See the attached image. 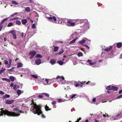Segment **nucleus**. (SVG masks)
Returning a JSON list of instances; mask_svg holds the SVG:
<instances>
[{
    "mask_svg": "<svg viewBox=\"0 0 122 122\" xmlns=\"http://www.w3.org/2000/svg\"><path fill=\"white\" fill-rule=\"evenodd\" d=\"M78 39V38L77 37L75 38V39H74L72 40L69 43V44H71L74 43L76 41V40H77Z\"/></svg>",
    "mask_w": 122,
    "mask_h": 122,
    "instance_id": "obj_19",
    "label": "nucleus"
},
{
    "mask_svg": "<svg viewBox=\"0 0 122 122\" xmlns=\"http://www.w3.org/2000/svg\"><path fill=\"white\" fill-rule=\"evenodd\" d=\"M15 23L16 24L18 25H20L21 24V23L20 21L18 20H16L15 21Z\"/></svg>",
    "mask_w": 122,
    "mask_h": 122,
    "instance_id": "obj_29",
    "label": "nucleus"
},
{
    "mask_svg": "<svg viewBox=\"0 0 122 122\" xmlns=\"http://www.w3.org/2000/svg\"><path fill=\"white\" fill-rule=\"evenodd\" d=\"M42 57L39 54H37L36 56V57L37 58H41Z\"/></svg>",
    "mask_w": 122,
    "mask_h": 122,
    "instance_id": "obj_35",
    "label": "nucleus"
},
{
    "mask_svg": "<svg viewBox=\"0 0 122 122\" xmlns=\"http://www.w3.org/2000/svg\"><path fill=\"white\" fill-rule=\"evenodd\" d=\"M9 78L12 81H13L15 79V77L12 76H10Z\"/></svg>",
    "mask_w": 122,
    "mask_h": 122,
    "instance_id": "obj_26",
    "label": "nucleus"
},
{
    "mask_svg": "<svg viewBox=\"0 0 122 122\" xmlns=\"http://www.w3.org/2000/svg\"><path fill=\"white\" fill-rule=\"evenodd\" d=\"M81 119V118L80 117L78 119L77 121H76L75 122H79V121Z\"/></svg>",
    "mask_w": 122,
    "mask_h": 122,
    "instance_id": "obj_52",
    "label": "nucleus"
},
{
    "mask_svg": "<svg viewBox=\"0 0 122 122\" xmlns=\"http://www.w3.org/2000/svg\"><path fill=\"white\" fill-rule=\"evenodd\" d=\"M36 54L35 51H32L29 53V55L30 56V58L31 59L33 58Z\"/></svg>",
    "mask_w": 122,
    "mask_h": 122,
    "instance_id": "obj_6",
    "label": "nucleus"
},
{
    "mask_svg": "<svg viewBox=\"0 0 122 122\" xmlns=\"http://www.w3.org/2000/svg\"><path fill=\"white\" fill-rule=\"evenodd\" d=\"M15 32V31L14 30H10L8 32V33H11L12 34L13 33H14Z\"/></svg>",
    "mask_w": 122,
    "mask_h": 122,
    "instance_id": "obj_41",
    "label": "nucleus"
},
{
    "mask_svg": "<svg viewBox=\"0 0 122 122\" xmlns=\"http://www.w3.org/2000/svg\"><path fill=\"white\" fill-rule=\"evenodd\" d=\"M43 96H44L43 95H40L38 96V97H40V98H41V97H42Z\"/></svg>",
    "mask_w": 122,
    "mask_h": 122,
    "instance_id": "obj_51",
    "label": "nucleus"
},
{
    "mask_svg": "<svg viewBox=\"0 0 122 122\" xmlns=\"http://www.w3.org/2000/svg\"><path fill=\"white\" fill-rule=\"evenodd\" d=\"M59 48L57 46H55L54 49V51H57L58 49Z\"/></svg>",
    "mask_w": 122,
    "mask_h": 122,
    "instance_id": "obj_30",
    "label": "nucleus"
},
{
    "mask_svg": "<svg viewBox=\"0 0 122 122\" xmlns=\"http://www.w3.org/2000/svg\"><path fill=\"white\" fill-rule=\"evenodd\" d=\"M83 45L85 47H86L88 49H89V47L87 45L85 44H83Z\"/></svg>",
    "mask_w": 122,
    "mask_h": 122,
    "instance_id": "obj_46",
    "label": "nucleus"
},
{
    "mask_svg": "<svg viewBox=\"0 0 122 122\" xmlns=\"http://www.w3.org/2000/svg\"><path fill=\"white\" fill-rule=\"evenodd\" d=\"M25 10L27 12H29L30 11V8L29 7H26L25 9Z\"/></svg>",
    "mask_w": 122,
    "mask_h": 122,
    "instance_id": "obj_25",
    "label": "nucleus"
},
{
    "mask_svg": "<svg viewBox=\"0 0 122 122\" xmlns=\"http://www.w3.org/2000/svg\"><path fill=\"white\" fill-rule=\"evenodd\" d=\"M2 80L3 81H5L7 82H10V79H7V78H3L2 79Z\"/></svg>",
    "mask_w": 122,
    "mask_h": 122,
    "instance_id": "obj_22",
    "label": "nucleus"
},
{
    "mask_svg": "<svg viewBox=\"0 0 122 122\" xmlns=\"http://www.w3.org/2000/svg\"><path fill=\"white\" fill-rule=\"evenodd\" d=\"M11 60H9V64H10L11 65Z\"/></svg>",
    "mask_w": 122,
    "mask_h": 122,
    "instance_id": "obj_60",
    "label": "nucleus"
},
{
    "mask_svg": "<svg viewBox=\"0 0 122 122\" xmlns=\"http://www.w3.org/2000/svg\"><path fill=\"white\" fill-rule=\"evenodd\" d=\"M35 63L37 65H40L41 63V60L40 59L36 60L35 61Z\"/></svg>",
    "mask_w": 122,
    "mask_h": 122,
    "instance_id": "obj_12",
    "label": "nucleus"
},
{
    "mask_svg": "<svg viewBox=\"0 0 122 122\" xmlns=\"http://www.w3.org/2000/svg\"><path fill=\"white\" fill-rule=\"evenodd\" d=\"M74 36V35H73V34H72L71 35V38H72L74 37H73Z\"/></svg>",
    "mask_w": 122,
    "mask_h": 122,
    "instance_id": "obj_58",
    "label": "nucleus"
},
{
    "mask_svg": "<svg viewBox=\"0 0 122 122\" xmlns=\"http://www.w3.org/2000/svg\"><path fill=\"white\" fill-rule=\"evenodd\" d=\"M56 61L55 59H52L50 61V63L52 65H53L56 63Z\"/></svg>",
    "mask_w": 122,
    "mask_h": 122,
    "instance_id": "obj_17",
    "label": "nucleus"
},
{
    "mask_svg": "<svg viewBox=\"0 0 122 122\" xmlns=\"http://www.w3.org/2000/svg\"><path fill=\"white\" fill-rule=\"evenodd\" d=\"M96 100V99L95 98H93V99H92V102H95Z\"/></svg>",
    "mask_w": 122,
    "mask_h": 122,
    "instance_id": "obj_53",
    "label": "nucleus"
},
{
    "mask_svg": "<svg viewBox=\"0 0 122 122\" xmlns=\"http://www.w3.org/2000/svg\"><path fill=\"white\" fill-rule=\"evenodd\" d=\"M122 98V94L117 97V99H118L119 98Z\"/></svg>",
    "mask_w": 122,
    "mask_h": 122,
    "instance_id": "obj_50",
    "label": "nucleus"
},
{
    "mask_svg": "<svg viewBox=\"0 0 122 122\" xmlns=\"http://www.w3.org/2000/svg\"><path fill=\"white\" fill-rule=\"evenodd\" d=\"M87 62L89 63L90 65H92L95 64L96 63V62H92V61L90 60H88Z\"/></svg>",
    "mask_w": 122,
    "mask_h": 122,
    "instance_id": "obj_11",
    "label": "nucleus"
},
{
    "mask_svg": "<svg viewBox=\"0 0 122 122\" xmlns=\"http://www.w3.org/2000/svg\"><path fill=\"white\" fill-rule=\"evenodd\" d=\"M23 66V64L21 63L18 62L17 64V68L21 67Z\"/></svg>",
    "mask_w": 122,
    "mask_h": 122,
    "instance_id": "obj_14",
    "label": "nucleus"
},
{
    "mask_svg": "<svg viewBox=\"0 0 122 122\" xmlns=\"http://www.w3.org/2000/svg\"><path fill=\"white\" fill-rule=\"evenodd\" d=\"M75 25L74 22H72L71 20L68 21L66 23V25L68 26H72Z\"/></svg>",
    "mask_w": 122,
    "mask_h": 122,
    "instance_id": "obj_5",
    "label": "nucleus"
},
{
    "mask_svg": "<svg viewBox=\"0 0 122 122\" xmlns=\"http://www.w3.org/2000/svg\"><path fill=\"white\" fill-rule=\"evenodd\" d=\"M118 89V87H115L113 86H112L111 90H112L115 91H116Z\"/></svg>",
    "mask_w": 122,
    "mask_h": 122,
    "instance_id": "obj_20",
    "label": "nucleus"
},
{
    "mask_svg": "<svg viewBox=\"0 0 122 122\" xmlns=\"http://www.w3.org/2000/svg\"><path fill=\"white\" fill-rule=\"evenodd\" d=\"M122 93V90L119 91V94H121Z\"/></svg>",
    "mask_w": 122,
    "mask_h": 122,
    "instance_id": "obj_61",
    "label": "nucleus"
},
{
    "mask_svg": "<svg viewBox=\"0 0 122 122\" xmlns=\"http://www.w3.org/2000/svg\"><path fill=\"white\" fill-rule=\"evenodd\" d=\"M10 97V96L8 94H5V96H4L3 97V98L4 99L5 98H9Z\"/></svg>",
    "mask_w": 122,
    "mask_h": 122,
    "instance_id": "obj_28",
    "label": "nucleus"
},
{
    "mask_svg": "<svg viewBox=\"0 0 122 122\" xmlns=\"http://www.w3.org/2000/svg\"><path fill=\"white\" fill-rule=\"evenodd\" d=\"M7 38L6 37H5L4 39V41H7Z\"/></svg>",
    "mask_w": 122,
    "mask_h": 122,
    "instance_id": "obj_55",
    "label": "nucleus"
},
{
    "mask_svg": "<svg viewBox=\"0 0 122 122\" xmlns=\"http://www.w3.org/2000/svg\"><path fill=\"white\" fill-rule=\"evenodd\" d=\"M13 111H16V113H24L23 111L19 110L18 108H14L13 109Z\"/></svg>",
    "mask_w": 122,
    "mask_h": 122,
    "instance_id": "obj_10",
    "label": "nucleus"
},
{
    "mask_svg": "<svg viewBox=\"0 0 122 122\" xmlns=\"http://www.w3.org/2000/svg\"><path fill=\"white\" fill-rule=\"evenodd\" d=\"M57 62L60 65H62L63 63V62L62 61H59Z\"/></svg>",
    "mask_w": 122,
    "mask_h": 122,
    "instance_id": "obj_31",
    "label": "nucleus"
},
{
    "mask_svg": "<svg viewBox=\"0 0 122 122\" xmlns=\"http://www.w3.org/2000/svg\"><path fill=\"white\" fill-rule=\"evenodd\" d=\"M23 91H21L20 90H18L16 92L18 94V96H20L21 93H23Z\"/></svg>",
    "mask_w": 122,
    "mask_h": 122,
    "instance_id": "obj_15",
    "label": "nucleus"
},
{
    "mask_svg": "<svg viewBox=\"0 0 122 122\" xmlns=\"http://www.w3.org/2000/svg\"><path fill=\"white\" fill-rule=\"evenodd\" d=\"M10 86L11 87H13L14 85V84H13V83H12L11 84H10Z\"/></svg>",
    "mask_w": 122,
    "mask_h": 122,
    "instance_id": "obj_54",
    "label": "nucleus"
},
{
    "mask_svg": "<svg viewBox=\"0 0 122 122\" xmlns=\"http://www.w3.org/2000/svg\"><path fill=\"white\" fill-rule=\"evenodd\" d=\"M14 101L13 100H7L5 103L7 104L10 105L12 104Z\"/></svg>",
    "mask_w": 122,
    "mask_h": 122,
    "instance_id": "obj_8",
    "label": "nucleus"
},
{
    "mask_svg": "<svg viewBox=\"0 0 122 122\" xmlns=\"http://www.w3.org/2000/svg\"><path fill=\"white\" fill-rule=\"evenodd\" d=\"M120 58L121 59L122 58V54H121L120 55Z\"/></svg>",
    "mask_w": 122,
    "mask_h": 122,
    "instance_id": "obj_64",
    "label": "nucleus"
},
{
    "mask_svg": "<svg viewBox=\"0 0 122 122\" xmlns=\"http://www.w3.org/2000/svg\"><path fill=\"white\" fill-rule=\"evenodd\" d=\"M31 76L33 78L35 79H37L38 78V76L36 75H31Z\"/></svg>",
    "mask_w": 122,
    "mask_h": 122,
    "instance_id": "obj_33",
    "label": "nucleus"
},
{
    "mask_svg": "<svg viewBox=\"0 0 122 122\" xmlns=\"http://www.w3.org/2000/svg\"><path fill=\"white\" fill-rule=\"evenodd\" d=\"M14 67H13L11 69H8L7 70V71H12L14 69Z\"/></svg>",
    "mask_w": 122,
    "mask_h": 122,
    "instance_id": "obj_44",
    "label": "nucleus"
},
{
    "mask_svg": "<svg viewBox=\"0 0 122 122\" xmlns=\"http://www.w3.org/2000/svg\"><path fill=\"white\" fill-rule=\"evenodd\" d=\"M80 84L79 83H76L75 84V86L76 87H77L80 86Z\"/></svg>",
    "mask_w": 122,
    "mask_h": 122,
    "instance_id": "obj_45",
    "label": "nucleus"
},
{
    "mask_svg": "<svg viewBox=\"0 0 122 122\" xmlns=\"http://www.w3.org/2000/svg\"><path fill=\"white\" fill-rule=\"evenodd\" d=\"M19 86L18 85H15L13 86V88L15 90H17V88H19Z\"/></svg>",
    "mask_w": 122,
    "mask_h": 122,
    "instance_id": "obj_18",
    "label": "nucleus"
},
{
    "mask_svg": "<svg viewBox=\"0 0 122 122\" xmlns=\"http://www.w3.org/2000/svg\"><path fill=\"white\" fill-rule=\"evenodd\" d=\"M27 22V20L26 19H24L22 20V24L23 25H25Z\"/></svg>",
    "mask_w": 122,
    "mask_h": 122,
    "instance_id": "obj_21",
    "label": "nucleus"
},
{
    "mask_svg": "<svg viewBox=\"0 0 122 122\" xmlns=\"http://www.w3.org/2000/svg\"><path fill=\"white\" fill-rule=\"evenodd\" d=\"M112 46H109V47H106L104 49V50L107 52L109 51L112 49Z\"/></svg>",
    "mask_w": 122,
    "mask_h": 122,
    "instance_id": "obj_9",
    "label": "nucleus"
},
{
    "mask_svg": "<svg viewBox=\"0 0 122 122\" xmlns=\"http://www.w3.org/2000/svg\"><path fill=\"white\" fill-rule=\"evenodd\" d=\"M91 85H94L96 84L95 83H92L90 84Z\"/></svg>",
    "mask_w": 122,
    "mask_h": 122,
    "instance_id": "obj_57",
    "label": "nucleus"
},
{
    "mask_svg": "<svg viewBox=\"0 0 122 122\" xmlns=\"http://www.w3.org/2000/svg\"><path fill=\"white\" fill-rule=\"evenodd\" d=\"M88 40L89 42H90L91 40H88L85 37L82 39L81 41L79 42V43L80 44H82L84 43L86 41Z\"/></svg>",
    "mask_w": 122,
    "mask_h": 122,
    "instance_id": "obj_7",
    "label": "nucleus"
},
{
    "mask_svg": "<svg viewBox=\"0 0 122 122\" xmlns=\"http://www.w3.org/2000/svg\"><path fill=\"white\" fill-rule=\"evenodd\" d=\"M56 79H60V80L61 81H62V80H61V79L64 80V77L63 76H58L57 77H56Z\"/></svg>",
    "mask_w": 122,
    "mask_h": 122,
    "instance_id": "obj_13",
    "label": "nucleus"
},
{
    "mask_svg": "<svg viewBox=\"0 0 122 122\" xmlns=\"http://www.w3.org/2000/svg\"><path fill=\"white\" fill-rule=\"evenodd\" d=\"M75 24H77L80 23L81 27L84 29H88L89 28V25L88 21L86 19H78L75 21Z\"/></svg>",
    "mask_w": 122,
    "mask_h": 122,
    "instance_id": "obj_1",
    "label": "nucleus"
},
{
    "mask_svg": "<svg viewBox=\"0 0 122 122\" xmlns=\"http://www.w3.org/2000/svg\"><path fill=\"white\" fill-rule=\"evenodd\" d=\"M13 25V23H12L11 22H10V23H9L8 25V27H10V26H12Z\"/></svg>",
    "mask_w": 122,
    "mask_h": 122,
    "instance_id": "obj_37",
    "label": "nucleus"
},
{
    "mask_svg": "<svg viewBox=\"0 0 122 122\" xmlns=\"http://www.w3.org/2000/svg\"><path fill=\"white\" fill-rule=\"evenodd\" d=\"M0 110L1 111L0 112V116L5 114L10 116L18 117L20 115V114L15 113V112H11L7 110L5 111L2 108H1Z\"/></svg>",
    "mask_w": 122,
    "mask_h": 122,
    "instance_id": "obj_2",
    "label": "nucleus"
},
{
    "mask_svg": "<svg viewBox=\"0 0 122 122\" xmlns=\"http://www.w3.org/2000/svg\"><path fill=\"white\" fill-rule=\"evenodd\" d=\"M11 66V65L9 64L7 66V67L8 68H9Z\"/></svg>",
    "mask_w": 122,
    "mask_h": 122,
    "instance_id": "obj_56",
    "label": "nucleus"
},
{
    "mask_svg": "<svg viewBox=\"0 0 122 122\" xmlns=\"http://www.w3.org/2000/svg\"><path fill=\"white\" fill-rule=\"evenodd\" d=\"M36 27L35 25V24H33L32 25V28L33 29H35L36 28Z\"/></svg>",
    "mask_w": 122,
    "mask_h": 122,
    "instance_id": "obj_40",
    "label": "nucleus"
},
{
    "mask_svg": "<svg viewBox=\"0 0 122 122\" xmlns=\"http://www.w3.org/2000/svg\"><path fill=\"white\" fill-rule=\"evenodd\" d=\"M4 92L2 91H0V94L1 95H3L4 94Z\"/></svg>",
    "mask_w": 122,
    "mask_h": 122,
    "instance_id": "obj_47",
    "label": "nucleus"
},
{
    "mask_svg": "<svg viewBox=\"0 0 122 122\" xmlns=\"http://www.w3.org/2000/svg\"><path fill=\"white\" fill-rule=\"evenodd\" d=\"M12 35L13 36L14 38V39H16L17 38V36L16 35V33L15 32L13 33L12 34Z\"/></svg>",
    "mask_w": 122,
    "mask_h": 122,
    "instance_id": "obj_27",
    "label": "nucleus"
},
{
    "mask_svg": "<svg viewBox=\"0 0 122 122\" xmlns=\"http://www.w3.org/2000/svg\"><path fill=\"white\" fill-rule=\"evenodd\" d=\"M4 62L5 65H7L8 63V61L6 60H5L4 61Z\"/></svg>",
    "mask_w": 122,
    "mask_h": 122,
    "instance_id": "obj_43",
    "label": "nucleus"
},
{
    "mask_svg": "<svg viewBox=\"0 0 122 122\" xmlns=\"http://www.w3.org/2000/svg\"><path fill=\"white\" fill-rule=\"evenodd\" d=\"M78 56L79 57L82 56H83V54L82 52H79L77 54Z\"/></svg>",
    "mask_w": 122,
    "mask_h": 122,
    "instance_id": "obj_23",
    "label": "nucleus"
},
{
    "mask_svg": "<svg viewBox=\"0 0 122 122\" xmlns=\"http://www.w3.org/2000/svg\"><path fill=\"white\" fill-rule=\"evenodd\" d=\"M64 52V50L62 49L61 51L59 52L58 54L60 55L62 53Z\"/></svg>",
    "mask_w": 122,
    "mask_h": 122,
    "instance_id": "obj_39",
    "label": "nucleus"
},
{
    "mask_svg": "<svg viewBox=\"0 0 122 122\" xmlns=\"http://www.w3.org/2000/svg\"><path fill=\"white\" fill-rule=\"evenodd\" d=\"M21 36L22 37H23V36H24V33L23 32H22L21 33Z\"/></svg>",
    "mask_w": 122,
    "mask_h": 122,
    "instance_id": "obj_62",
    "label": "nucleus"
},
{
    "mask_svg": "<svg viewBox=\"0 0 122 122\" xmlns=\"http://www.w3.org/2000/svg\"><path fill=\"white\" fill-rule=\"evenodd\" d=\"M4 22V21L3 20L1 22V23H0V25H1L3 23V22Z\"/></svg>",
    "mask_w": 122,
    "mask_h": 122,
    "instance_id": "obj_63",
    "label": "nucleus"
},
{
    "mask_svg": "<svg viewBox=\"0 0 122 122\" xmlns=\"http://www.w3.org/2000/svg\"><path fill=\"white\" fill-rule=\"evenodd\" d=\"M34 107L32 112L34 114L37 113L38 115H39L42 112L40 106L36 105V104H34Z\"/></svg>",
    "mask_w": 122,
    "mask_h": 122,
    "instance_id": "obj_4",
    "label": "nucleus"
},
{
    "mask_svg": "<svg viewBox=\"0 0 122 122\" xmlns=\"http://www.w3.org/2000/svg\"><path fill=\"white\" fill-rule=\"evenodd\" d=\"M112 86L111 85H110L107 86L106 88V89L107 90H111Z\"/></svg>",
    "mask_w": 122,
    "mask_h": 122,
    "instance_id": "obj_24",
    "label": "nucleus"
},
{
    "mask_svg": "<svg viewBox=\"0 0 122 122\" xmlns=\"http://www.w3.org/2000/svg\"><path fill=\"white\" fill-rule=\"evenodd\" d=\"M6 70L5 69H2L0 71V74H2Z\"/></svg>",
    "mask_w": 122,
    "mask_h": 122,
    "instance_id": "obj_32",
    "label": "nucleus"
},
{
    "mask_svg": "<svg viewBox=\"0 0 122 122\" xmlns=\"http://www.w3.org/2000/svg\"><path fill=\"white\" fill-rule=\"evenodd\" d=\"M122 46V43L121 42H118L117 44V47L118 48H121Z\"/></svg>",
    "mask_w": 122,
    "mask_h": 122,
    "instance_id": "obj_16",
    "label": "nucleus"
},
{
    "mask_svg": "<svg viewBox=\"0 0 122 122\" xmlns=\"http://www.w3.org/2000/svg\"><path fill=\"white\" fill-rule=\"evenodd\" d=\"M12 3L15 4V5H18V3L16 1H12Z\"/></svg>",
    "mask_w": 122,
    "mask_h": 122,
    "instance_id": "obj_38",
    "label": "nucleus"
},
{
    "mask_svg": "<svg viewBox=\"0 0 122 122\" xmlns=\"http://www.w3.org/2000/svg\"><path fill=\"white\" fill-rule=\"evenodd\" d=\"M58 102H60L61 101V100L60 99H58Z\"/></svg>",
    "mask_w": 122,
    "mask_h": 122,
    "instance_id": "obj_59",
    "label": "nucleus"
},
{
    "mask_svg": "<svg viewBox=\"0 0 122 122\" xmlns=\"http://www.w3.org/2000/svg\"><path fill=\"white\" fill-rule=\"evenodd\" d=\"M56 104V102L55 101L53 102H52V104L53 105H55Z\"/></svg>",
    "mask_w": 122,
    "mask_h": 122,
    "instance_id": "obj_49",
    "label": "nucleus"
},
{
    "mask_svg": "<svg viewBox=\"0 0 122 122\" xmlns=\"http://www.w3.org/2000/svg\"><path fill=\"white\" fill-rule=\"evenodd\" d=\"M45 109L47 111L50 110V109H49L48 107L46 105L45 106Z\"/></svg>",
    "mask_w": 122,
    "mask_h": 122,
    "instance_id": "obj_34",
    "label": "nucleus"
},
{
    "mask_svg": "<svg viewBox=\"0 0 122 122\" xmlns=\"http://www.w3.org/2000/svg\"><path fill=\"white\" fill-rule=\"evenodd\" d=\"M42 95H43L44 96H46L48 97H49V94H48L47 93H42Z\"/></svg>",
    "mask_w": 122,
    "mask_h": 122,
    "instance_id": "obj_36",
    "label": "nucleus"
},
{
    "mask_svg": "<svg viewBox=\"0 0 122 122\" xmlns=\"http://www.w3.org/2000/svg\"><path fill=\"white\" fill-rule=\"evenodd\" d=\"M76 96V94H74L71 97V98H72Z\"/></svg>",
    "mask_w": 122,
    "mask_h": 122,
    "instance_id": "obj_48",
    "label": "nucleus"
},
{
    "mask_svg": "<svg viewBox=\"0 0 122 122\" xmlns=\"http://www.w3.org/2000/svg\"><path fill=\"white\" fill-rule=\"evenodd\" d=\"M45 83L46 82V84H45L46 85L49 84L48 83V80L47 79H46L45 80Z\"/></svg>",
    "mask_w": 122,
    "mask_h": 122,
    "instance_id": "obj_42",
    "label": "nucleus"
},
{
    "mask_svg": "<svg viewBox=\"0 0 122 122\" xmlns=\"http://www.w3.org/2000/svg\"><path fill=\"white\" fill-rule=\"evenodd\" d=\"M46 17L49 21H51L53 20H54V22L55 23H59L60 21H62V18H58V20H57V22L56 19L54 16L49 14H47L46 15Z\"/></svg>",
    "mask_w": 122,
    "mask_h": 122,
    "instance_id": "obj_3",
    "label": "nucleus"
}]
</instances>
